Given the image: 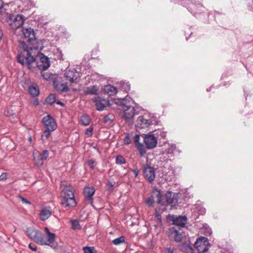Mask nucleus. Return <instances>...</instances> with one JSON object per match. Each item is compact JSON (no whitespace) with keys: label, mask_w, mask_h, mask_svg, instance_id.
Listing matches in <instances>:
<instances>
[{"label":"nucleus","mask_w":253,"mask_h":253,"mask_svg":"<svg viewBox=\"0 0 253 253\" xmlns=\"http://www.w3.org/2000/svg\"><path fill=\"white\" fill-rule=\"evenodd\" d=\"M27 55L25 66L30 70L36 67L41 70H46L50 66L49 58L42 53H38L35 57L29 56V53Z\"/></svg>","instance_id":"nucleus-1"},{"label":"nucleus","mask_w":253,"mask_h":253,"mask_svg":"<svg viewBox=\"0 0 253 253\" xmlns=\"http://www.w3.org/2000/svg\"><path fill=\"white\" fill-rule=\"evenodd\" d=\"M63 198L61 204L65 208L74 207L76 205L73 188L69 186L64 187L61 193Z\"/></svg>","instance_id":"nucleus-2"},{"label":"nucleus","mask_w":253,"mask_h":253,"mask_svg":"<svg viewBox=\"0 0 253 253\" xmlns=\"http://www.w3.org/2000/svg\"><path fill=\"white\" fill-rule=\"evenodd\" d=\"M121 109L124 110V115L122 118L129 124H131L133 122V117L135 115V109L128 104L126 100L123 98L119 100Z\"/></svg>","instance_id":"nucleus-3"},{"label":"nucleus","mask_w":253,"mask_h":253,"mask_svg":"<svg viewBox=\"0 0 253 253\" xmlns=\"http://www.w3.org/2000/svg\"><path fill=\"white\" fill-rule=\"evenodd\" d=\"M22 32L24 38L27 39L30 45L32 44L30 46L31 50L38 49L39 43L34 29L31 28H25L22 30Z\"/></svg>","instance_id":"nucleus-4"},{"label":"nucleus","mask_w":253,"mask_h":253,"mask_svg":"<svg viewBox=\"0 0 253 253\" xmlns=\"http://www.w3.org/2000/svg\"><path fill=\"white\" fill-rule=\"evenodd\" d=\"M19 45L21 47L23 48V51L17 56V61L22 66H24L25 63L26 61V56H28V55L26 56L27 54L29 53V56H32L29 50V49L31 50L30 48V46L32 44L30 45L29 44V45H28L25 42L20 41Z\"/></svg>","instance_id":"nucleus-5"},{"label":"nucleus","mask_w":253,"mask_h":253,"mask_svg":"<svg viewBox=\"0 0 253 253\" xmlns=\"http://www.w3.org/2000/svg\"><path fill=\"white\" fill-rule=\"evenodd\" d=\"M162 197L163 195L161 192L156 189L153 191V194L146 200L145 204L149 207H153L155 203V198L156 197L157 198V203L161 206H165V202L162 200Z\"/></svg>","instance_id":"nucleus-6"},{"label":"nucleus","mask_w":253,"mask_h":253,"mask_svg":"<svg viewBox=\"0 0 253 253\" xmlns=\"http://www.w3.org/2000/svg\"><path fill=\"white\" fill-rule=\"evenodd\" d=\"M10 20L12 21L10 24L14 29H17L21 27L24 23L25 17L21 14H17L16 16L9 15Z\"/></svg>","instance_id":"nucleus-7"},{"label":"nucleus","mask_w":253,"mask_h":253,"mask_svg":"<svg viewBox=\"0 0 253 253\" xmlns=\"http://www.w3.org/2000/svg\"><path fill=\"white\" fill-rule=\"evenodd\" d=\"M152 124V121L147 115L140 116L138 117L136 121V127L137 128L143 129L147 128Z\"/></svg>","instance_id":"nucleus-8"},{"label":"nucleus","mask_w":253,"mask_h":253,"mask_svg":"<svg viewBox=\"0 0 253 253\" xmlns=\"http://www.w3.org/2000/svg\"><path fill=\"white\" fill-rule=\"evenodd\" d=\"M144 143L147 148L151 149L155 148L157 144V138L153 134H144L143 135Z\"/></svg>","instance_id":"nucleus-9"},{"label":"nucleus","mask_w":253,"mask_h":253,"mask_svg":"<svg viewBox=\"0 0 253 253\" xmlns=\"http://www.w3.org/2000/svg\"><path fill=\"white\" fill-rule=\"evenodd\" d=\"M168 218L170 221H172V224L177 225L180 227H184L187 223V218L185 215H169Z\"/></svg>","instance_id":"nucleus-10"},{"label":"nucleus","mask_w":253,"mask_h":253,"mask_svg":"<svg viewBox=\"0 0 253 253\" xmlns=\"http://www.w3.org/2000/svg\"><path fill=\"white\" fill-rule=\"evenodd\" d=\"M45 127L49 130L54 131L57 127V125L55 120L50 115L44 117L42 120Z\"/></svg>","instance_id":"nucleus-11"},{"label":"nucleus","mask_w":253,"mask_h":253,"mask_svg":"<svg viewBox=\"0 0 253 253\" xmlns=\"http://www.w3.org/2000/svg\"><path fill=\"white\" fill-rule=\"evenodd\" d=\"M169 236L176 243H179L184 237V233L181 230H176L174 227L169 229Z\"/></svg>","instance_id":"nucleus-12"},{"label":"nucleus","mask_w":253,"mask_h":253,"mask_svg":"<svg viewBox=\"0 0 253 253\" xmlns=\"http://www.w3.org/2000/svg\"><path fill=\"white\" fill-rule=\"evenodd\" d=\"M64 77L66 79L71 83H77L78 78L80 77V73L75 69L72 70H67L64 73Z\"/></svg>","instance_id":"nucleus-13"},{"label":"nucleus","mask_w":253,"mask_h":253,"mask_svg":"<svg viewBox=\"0 0 253 253\" xmlns=\"http://www.w3.org/2000/svg\"><path fill=\"white\" fill-rule=\"evenodd\" d=\"M144 177L150 183H152L155 178V169L150 166H147L143 169Z\"/></svg>","instance_id":"nucleus-14"},{"label":"nucleus","mask_w":253,"mask_h":253,"mask_svg":"<svg viewBox=\"0 0 253 253\" xmlns=\"http://www.w3.org/2000/svg\"><path fill=\"white\" fill-rule=\"evenodd\" d=\"M210 246L211 245L209 243V240L207 238L205 237H200L198 238L194 244V247L199 251H201L203 247H208Z\"/></svg>","instance_id":"nucleus-15"},{"label":"nucleus","mask_w":253,"mask_h":253,"mask_svg":"<svg viewBox=\"0 0 253 253\" xmlns=\"http://www.w3.org/2000/svg\"><path fill=\"white\" fill-rule=\"evenodd\" d=\"M95 190L93 187H86L84 188V194L85 200L92 205L93 196L94 194Z\"/></svg>","instance_id":"nucleus-16"},{"label":"nucleus","mask_w":253,"mask_h":253,"mask_svg":"<svg viewBox=\"0 0 253 253\" xmlns=\"http://www.w3.org/2000/svg\"><path fill=\"white\" fill-rule=\"evenodd\" d=\"M165 198L166 201L165 203L169 204L171 207L174 206L176 205L177 202V194L174 193H172L170 191H168L165 194Z\"/></svg>","instance_id":"nucleus-17"},{"label":"nucleus","mask_w":253,"mask_h":253,"mask_svg":"<svg viewBox=\"0 0 253 253\" xmlns=\"http://www.w3.org/2000/svg\"><path fill=\"white\" fill-rule=\"evenodd\" d=\"M33 241L41 245L48 246L46 236L39 230L34 237Z\"/></svg>","instance_id":"nucleus-18"},{"label":"nucleus","mask_w":253,"mask_h":253,"mask_svg":"<svg viewBox=\"0 0 253 253\" xmlns=\"http://www.w3.org/2000/svg\"><path fill=\"white\" fill-rule=\"evenodd\" d=\"M52 214V210L49 206H44L42 208L40 211V218L42 221L47 219Z\"/></svg>","instance_id":"nucleus-19"},{"label":"nucleus","mask_w":253,"mask_h":253,"mask_svg":"<svg viewBox=\"0 0 253 253\" xmlns=\"http://www.w3.org/2000/svg\"><path fill=\"white\" fill-rule=\"evenodd\" d=\"M45 230L47 233V241H48V246L51 248H55L57 245V242L55 241V235L51 233L47 227H45Z\"/></svg>","instance_id":"nucleus-20"},{"label":"nucleus","mask_w":253,"mask_h":253,"mask_svg":"<svg viewBox=\"0 0 253 253\" xmlns=\"http://www.w3.org/2000/svg\"><path fill=\"white\" fill-rule=\"evenodd\" d=\"M53 85L56 91L59 92H67L69 90L66 83H61L58 80L53 82Z\"/></svg>","instance_id":"nucleus-21"},{"label":"nucleus","mask_w":253,"mask_h":253,"mask_svg":"<svg viewBox=\"0 0 253 253\" xmlns=\"http://www.w3.org/2000/svg\"><path fill=\"white\" fill-rule=\"evenodd\" d=\"M92 101L95 103L96 109L98 111H102L106 107L107 101L102 99L100 97H94L92 99Z\"/></svg>","instance_id":"nucleus-22"},{"label":"nucleus","mask_w":253,"mask_h":253,"mask_svg":"<svg viewBox=\"0 0 253 253\" xmlns=\"http://www.w3.org/2000/svg\"><path fill=\"white\" fill-rule=\"evenodd\" d=\"M103 91L105 93L108 94L109 96L115 95L118 91L117 87L110 84L105 86Z\"/></svg>","instance_id":"nucleus-23"},{"label":"nucleus","mask_w":253,"mask_h":253,"mask_svg":"<svg viewBox=\"0 0 253 253\" xmlns=\"http://www.w3.org/2000/svg\"><path fill=\"white\" fill-rule=\"evenodd\" d=\"M84 93L86 95H98V88L96 85L86 87L84 89Z\"/></svg>","instance_id":"nucleus-24"},{"label":"nucleus","mask_w":253,"mask_h":253,"mask_svg":"<svg viewBox=\"0 0 253 253\" xmlns=\"http://www.w3.org/2000/svg\"><path fill=\"white\" fill-rule=\"evenodd\" d=\"M29 92L33 96H37L40 93L39 87L33 85L29 86Z\"/></svg>","instance_id":"nucleus-25"},{"label":"nucleus","mask_w":253,"mask_h":253,"mask_svg":"<svg viewBox=\"0 0 253 253\" xmlns=\"http://www.w3.org/2000/svg\"><path fill=\"white\" fill-rule=\"evenodd\" d=\"M202 7L203 6L200 3H198L197 4H192V5L189 7V8L190 9L191 12L196 14L200 12L202 10Z\"/></svg>","instance_id":"nucleus-26"},{"label":"nucleus","mask_w":253,"mask_h":253,"mask_svg":"<svg viewBox=\"0 0 253 253\" xmlns=\"http://www.w3.org/2000/svg\"><path fill=\"white\" fill-rule=\"evenodd\" d=\"M38 230L33 228L27 229V234L29 237L33 240Z\"/></svg>","instance_id":"nucleus-27"},{"label":"nucleus","mask_w":253,"mask_h":253,"mask_svg":"<svg viewBox=\"0 0 253 253\" xmlns=\"http://www.w3.org/2000/svg\"><path fill=\"white\" fill-rule=\"evenodd\" d=\"M81 122L83 125L86 126H88L90 122V118L89 116L85 114L82 116L81 117Z\"/></svg>","instance_id":"nucleus-28"},{"label":"nucleus","mask_w":253,"mask_h":253,"mask_svg":"<svg viewBox=\"0 0 253 253\" xmlns=\"http://www.w3.org/2000/svg\"><path fill=\"white\" fill-rule=\"evenodd\" d=\"M138 149L141 157H143L146 153V150L142 143H138L135 145Z\"/></svg>","instance_id":"nucleus-29"},{"label":"nucleus","mask_w":253,"mask_h":253,"mask_svg":"<svg viewBox=\"0 0 253 253\" xmlns=\"http://www.w3.org/2000/svg\"><path fill=\"white\" fill-rule=\"evenodd\" d=\"M56 101V96L54 94H50L46 99L47 103L52 105Z\"/></svg>","instance_id":"nucleus-30"},{"label":"nucleus","mask_w":253,"mask_h":253,"mask_svg":"<svg viewBox=\"0 0 253 253\" xmlns=\"http://www.w3.org/2000/svg\"><path fill=\"white\" fill-rule=\"evenodd\" d=\"M34 159L37 166L40 167L43 165L44 161L40 157V155L39 154L37 156H34Z\"/></svg>","instance_id":"nucleus-31"},{"label":"nucleus","mask_w":253,"mask_h":253,"mask_svg":"<svg viewBox=\"0 0 253 253\" xmlns=\"http://www.w3.org/2000/svg\"><path fill=\"white\" fill-rule=\"evenodd\" d=\"M72 227L74 230H79L81 229V226L79 223V222L77 220H71Z\"/></svg>","instance_id":"nucleus-32"},{"label":"nucleus","mask_w":253,"mask_h":253,"mask_svg":"<svg viewBox=\"0 0 253 253\" xmlns=\"http://www.w3.org/2000/svg\"><path fill=\"white\" fill-rule=\"evenodd\" d=\"M125 242V237L121 236L119 238H116L113 240L112 243L115 245H120Z\"/></svg>","instance_id":"nucleus-33"},{"label":"nucleus","mask_w":253,"mask_h":253,"mask_svg":"<svg viewBox=\"0 0 253 253\" xmlns=\"http://www.w3.org/2000/svg\"><path fill=\"white\" fill-rule=\"evenodd\" d=\"M116 163L118 164H125L126 163L125 159L121 155H118L116 157Z\"/></svg>","instance_id":"nucleus-34"},{"label":"nucleus","mask_w":253,"mask_h":253,"mask_svg":"<svg viewBox=\"0 0 253 253\" xmlns=\"http://www.w3.org/2000/svg\"><path fill=\"white\" fill-rule=\"evenodd\" d=\"M83 250L84 253H96L94 247H84Z\"/></svg>","instance_id":"nucleus-35"},{"label":"nucleus","mask_w":253,"mask_h":253,"mask_svg":"<svg viewBox=\"0 0 253 253\" xmlns=\"http://www.w3.org/2000/svg\"><path fill=\"white\" fill-rule=\"evenodd\" d=\"M51 131H52L49 130L47 128L44 131L42 135V140H46L49 137L50 135Z\"/></svg>","instance_id":"nucleus-36"},{"label":"nucleus","mask_w":253,"mask_h":253,"mask_svg":"<svg viewBox=\"0 0 253 253\" xmlns=\"http://www.w3.org/2000/svg\"><path fill=\"white\" fill-rule=\"evenodd\" d=\"M114 116L112 114H108L106 115L104 119V122L105 123H108L112 122L113 120Z\"/></svg>","instance_id":"nucleus-37"},{"label":"nucleus","mask_w":253,"mask_h":253,"mask_svg":"<svg viewBox=\"0 0 253 253\" xmlns=\"http://www.w3.org/2000/svg\"><path fill=\"white\" fill-rule=\"evenodd\" d=\"M45 70H41L42 77L45 80H48L50 78L51 74L48 72H45Z\"/></svg>","instance_id":"nucleus-38"},{"label":"nucleus","mask_w":253,"mask_h":253,"mask_svg":"<svg viewBox=\"0 0 253 253\" xmlns=\"http://www.w3.org/2000/svg\"><path fill=\"white\" fill-rule=\"evenodd\" d=\"M40 155V157L43 160H46L48 157L49 153L48 151L46 150H43L42 153L39 154Z\"/></svg>","instance_id":"nucleus-39"},{"label":"nucleus","mask_w":253,"mask_h":253,"mask_svg":"<svg viewBox=\"0 0 253 253\" xmlns=\"http://www.w3.org/2000/svg\"><path fill=\"white\" fill-rule=\"evenodd\" d=\"M184 248L187 253H194V249L190 245H185L184 246Z\"/></svg>","instance_id":"nucleus-40"},{"label":"nucleus","mask_w":253,"mask_h":253,"mask_svg":"<svg viewBox=\"0 0 253 253\" xmlns=\"http://www.w3.org/2000/svg\"><path fill=\"white\" fill-rule=\"evenodd\" d=\"M115 184V182H112L110 180H108L107 183L108 190L110 191H112L114 190Z\"/></svg>","instance_id":"nucleus-41"},{"label":"nucleus","mask_w":253,"mask_h":253,"mask_svg":"<svg viewBox=\"0 0 253 253\" xmlns=\"http://www.w3.org/2000/svg\"><path fill=\"white\" fill-rule=\"evenodd\" d=\"M92 131L93 127L92 126H90L86 129L85 134L88 136H91L92 134Z\"/></svg>","instance_id":"nucleus-42"},{"label":"nucleus","mask_w":253,"mask_h":253,"mask_svg":"<svg viewBox=\"0 0 253 253\" xmlns=\"http://www.w3.org/2000/svg\"><path fill=\"white\" fill-rule=\"evenodd\" d=\"M124 143L125 144L128 145L131 143V140L130 138V135L128 133L126 135L124 139Z\"/></svg>","instance_id":"nucleus-43"},{"label":"nucleus","mask_w":253,"mask_h":253,"mask_svg":"<svg viewBox=\"0 0 253 253\" xmlns=\"http://www.w3.org/2000/svg\"><path fill=\"white\" fill-rule=\"evenodd\" d=\"M133 141L135 143V146L137 144L140 143L139 142L140 135L139 134H136L133 138Z\"/></svg>","instance_id":"nucleus-44"},{"label":"nucleus","mask_w":253,"mask_h":253,"mask_svg":"<svg viewBox=\"0 0 253 253\" xmlns=\"http://www.w3.org/2000/svg\"><path fill=\"white\" fill-rule=\"evenodd\" d=\"M174 249L173 248L168 247L165 249V253H174Z\"/></svg>","instance_id":"nucleus-45"},{"label":"nucleus","mask_w":253,"mask_h":253,"mask_svg":"<svg viewBox=\"0 0 253 253\" xmlns=\"http://www.w3.org/2000/svg\"><path fill=\"white\" fill-rule=\"evenodd\" d=\"M29 247L31 250H32L33 251H36L37 250V247L36 245H35L34 244H33V243H30L29 245Z\"/></svg>","instance_id":"nucleus-46"},{"label":"nucleus","mask_w":253,"mask_h":253,"mask_svg":"<svg viewBox=\"0 0 253 253\" xmlns=\"http://www.w3.org/2000/svg\"><path fill=\"white\" fill-rule=\"evenodd\" d=\"M94 161L93 160L90 159V160H88V165L89 166V167L92 169H93L94 168Z\"/></svg>","instance_id":"nucleus-47"},{"label":"nucleus","mask_w":253,"mask_h":253,"mask_svg":"<svg viewBox=\"0 0 253 253\" xmlns=\"http://www.w3.org/2000/svg\"><path fill=\"white\" fill-rule=\"evenodd\" d=\"M7 178V173H3L0 176V179L2 180H5Z\"/></svg>","instance_id":"nucleus-48"},{"label":"nucleus","mask_w":253,"mask_h":253,"mask_svg":"<svg viewBox=\"0 0 253 253\" xmlns=\"http://www.w3.org/2000/svg\"><path fill=\"white\" fill-rule=\"evenodd\" d=\"M124 89L127 92L130 90V84H124Z\"/></svg>","instance_id":"nucleus-49"},{"label":"nucleus","mask_w":253,"mask_h":253,"mask_svg":"<svg viewBox=\"0 0 253 253\" xmlns=\"http://www.w3.org/2000/svg\"><path fill=\"white\" fill-rule=\"evenodd\" d=\"M20 199L21 200V201L25 204H31V203L26 199L23 198L22 197H20Z\"/></svg>","instance_id":"nucleus-50"},{"label":"nucleus","mask_w":253,"mask_h":253,"mask_svg":"<svg viewBox=\"0 0 253 253\" xmlns=\"http://www.w3.org/2000/svg\"><path fill=\"white\" fill-rule=\"evenodd\" d=\"M3 3L2 0H0V14L1 13L3 9Z\"/></svg>","instance_id":"nucleus-51"},{"label":"nucleus","mask_w":253,"mask_h":253,"mask_svg":"<svg viewBox=\"0 0 253 253\" xmlns=\"http://www.w3.org/2000/svg\"><path fill=\"white\" fill-rule=\"evenodd\" d=\"M208 250H209L208 247H205L203 249V250L202 251H200L198 253H204L208 252Z\"/></svg>","instance_id":"nucleus-52"},{"label":"nucleus","mask_w":253,"mask_h":253,"mask_svg":"<svg viewBox=\"0 0 253 253\" xmlns=\"http://www.w3.org/2000/svg\"><path fill=\"white\" fill-rule=\"evenodd\" d=\"M133 173L134 174L135 176H137L138 174V169H134L132 170Z\"/></svg>","instance_id":"nucleus-53"},{"label":"nucleus","mask_w":253,"mask_h":253,"mask_svg":"<svg viewBox=\"0 0 253 253\" xmlns=\"http://www.w3.org/2000/svg\"><path fill=\"white\" fill-rule=\"evenodd\" d=\"M57 104H59V105H60L61 106H64V104L62 102H61V101H56L55 102Z\"/></svg>","instance_id":"nucleus-54"},{"label":"nucleus","mask_w":253,"mask_h":253,"mask_svg":"<svg viewBox=\"0 0 253 253\" xmlns=\"http://www.w3.org/2000/svg\"><path fill=\"white\" fill-rule=\"evenodd\" d=\"M2 37H3V33H2L1 29L0 28V40H1L2 39Z\"/></svg>","instance_id":"nucleus-55"},{"label":"nucleus","mask_w":253,"mask_h":253,"mask_svg":"<svg viewBox=\"0 0 253 253\" xmlns=\"http://www.w3.org/2000/svg\"><path fill=\"white\" fill-rule=\"evenodd\" d=\"M156 216L157 217V218H159L161 217V215H159V214H157V215H156Z\"/></svg>","instance_id":"nucleus-56"}]
</instances>
